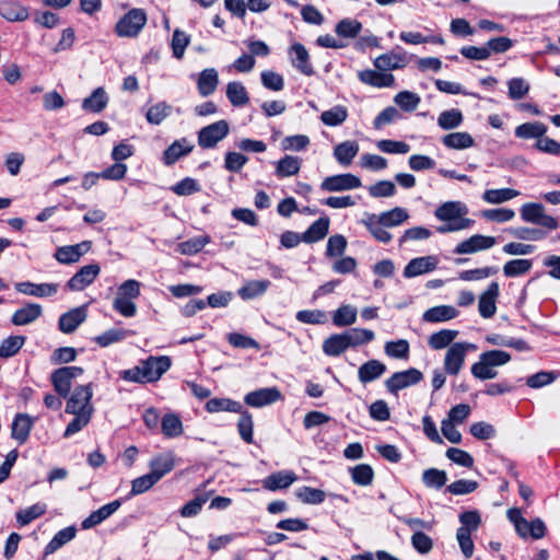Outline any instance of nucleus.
<instances>
[{
	"label": "nucleus",
	"mask_w": 560,
	"mask_h": 560,
	"mask_svg": "<svg viewBox=\"0 0 560 560\" xmlns=\"http://www.w3.org/2000/svg\"><path fill=\"white\" fill-rule=\"evenodd\" d=\"M468 207L462 201H446L434 210V217L445 222V224L436 228L440 234H446L469 229L474 224V220L466 218Z\"/></svg>",
	"instance_id": "obj_1"
},
{
	"label": "nucleus",
	"mask_w": 560,
	"mask_h": 560,
	"mask_svg": "<svg viewBox=\"0 0 560 560\" xmlns=\"http://www.w3.org/2000/svg\"><path fill=\"white\" fill-rule=\"evenodd\" d=\"M511 354L503 350H489L479 355L478 362L471 365V374L481 381L494 378L498 372L497 366H502L510 362Z\"/></svg>",
	"instance_id": "obj_2"
},
{
	"label": "nucleus",
	"mask_w": 560,
	"mask_h": 560,
	"mask_svg": "<svg viewBox=\"0 0 560 560\" xmlns=\"http://www.w3.org/2000/svg\"><path fill=\"white\" fill-rule=\"evenodd\" d=\"M147 23V14L142 9L129 10L116 23L115 33L119 37H136Z\"/></svg>",
	"instance_id": "obj_3"
},
{
	"label": "nucleus",
	"mask_w": 560,
	"mask_h": 560,
	"mask_svg": "<svg viewBox=\"0 0 560 560\" xmlns=\"http://www.w3.org/2000/svg\"><path fill=\"white\" fill-rule=\"evenodd\" d=\"M229 132L230 125L226 120L212 122L198 131V145L201 149H214L220 141L226 138Z\"/></svg>",
	"instance_id": "obj_4"
},
{
	"label": "nucleus",
	"mask_w": 560,
	"mask_h": 560,
	"mask_svg": "<svg viewBox=\"0 0 560 560\" xmlns=\"http://www.w3.org/2000/svg\"><path fill=\"white\" fill-rule=\"evenodd\" d=\"M520 214L523 221L537 224L549 230H556L559 225L556 218L545 212V207L541 203H524L520 209Z\"/></svg>",
	"instance_id": "obj_5"
},
{
	"label": "nucleus",
	"mask_w": 560,
	"mask_h": 560,
	"mask_svg": "<svg viewBox=\"0 0 560 560\" xmlns=\"http://www.w3.org/2000/svg\"><path fill=\"white\" fill-rule=\"evenodd\" d=\"M476 349L477 347L469 342H455L448 347L444 359L446 373L457 375L464 365L467 352Z\"/></svg>",
	"instance_id": "obj_6"
},
{
	"label": "nucleus",
	"mask_w": 560,
	"mask_h": 560,
	"mask_svg": "<svg viewBox=\"0 0 560 560\" xmlns=\"http://www.w3.org/2000/svg\"><path fill=\"white\" fill-rule=\"evenodd\" d=\"M83 372V369L80 366H63L55 370L50 375L54 389L60 397H68L72 381L81 376Z\"/></svg>",
	"instance_id": "obj_7"
},
{
	"label": "nucleus",
	"mask_w": 560,
	"mask_h": 560,
	"mask_svg": "<svg viewBox=\"0 0 560 560\" xmlns=\"http://www.w3.org/2000/svg\"><path fill=\"white\" fill-rule=\"evenodd\" d=\"M93 389L91 384L79 385L67 400L66 412H88L93 413L94 408L91 404Z\"/></svg>",
	"instance_id": "obj_8"
},
{
	"label": "nucleus",
	"mask_w": 560,
	"mask_h": 560,
	"mask_svg": "<svg viewBox=\"0 0 560 560\" xmlns=\"http://www.w3.org/2000/svg\"><path fill=\"white\" fill-rule=\"evenodd\" d=\"M361 186V179L351 173L328 176L320 183V189L329 192L352 190Z\"/></svg>",
	"instance_id": "obj_9"
},
{
	"label": "nucleus",
	"mask_w": 560,
	"mask_h": 560,
	"mask_svg": "<svg viewBox=\"0 0 560 560\" xmlns=\"http://www.w3.org/2000/svg\"><path fill=\"white\" fill-rule=\"evenodd\" d=\"M422 378L423 375L419 370L410 368L406 371L394 373L385 381V386L389 393L397 395L400 389L418 384Z\"/></svg>",
	"instance_id": "obj_10"
},
{
	"label": "nucleus",
	"mask_w": 560,
	"mask_h": 560,
	"mask_svg": "<svg viewBox=\"0 0 560 560\" xmlns=\"http://www.w3.org/2000/svg\"><path fill=\"white\" fill-rule=\"evenodd\" d=\"M101 272L98 264H90L81 267L67 282L70 291H82L94 282Z\"/></svg>",
	"instance_id": "obj_11"
},
{
	"label": "nucleus",
	"mask_w": 560,
	"mask_h": 560,
	"mask_svg": "<svg viewBox=\"0 0 560 560\" xmlns=\"http://www.w3.org/2000/svg\"><path fill=\"white\" fill-rule=\"evenodd\" d=\"M408 61L406 51L395 49L378 56L374 60V67L380 71L397 70L406 67Z\"/></svg>",
	"instance_id": "obj_12"
},
{
	"label": "nucleus",
	"mask_w": 560,
	"mask_h": 560,
	"mask_svg": "<svg viewBox=\"0 0 560 560\" xmlns=\"http://www.w3.org/2000/svg\"><path fill=\"white\" fill-rule=\"evenodd\" d=\"M91 242L83 241L74 245L58 247L54 257L63 265H70L80 260V258L90 250Z\"/></svg>",
	"instance_id": "obj_13"
},
{
	"label": "nucleus",
	"mask_w": 560,
	"mask_h": 560,
	"mask_svg": "<svg viewBox=\"0 0 560 560\" xmlns=\"http://www.w3.org/2000/svg\"><path fill=\"white\" fill-rule=\"evenodd\" d=\"M282 398L277 387L259 388L245 395L244 401L250 407L260 408L273 404Z\"/></svg>",
	"instance_id": "obj_14"
},
{
	"label": "nucleus",
	"mask_w": 560,
	"mask_h": 560,
	"mask_svg": "<svg viewBox=\"0 0 560 560\" xmlns=\"http://www.w3.org/2000/svg\"><path fill=\"white\" fill-rule=\"evenodd\" d=\"M147 380L149 383L159 381L162 375L168 371L172 365V360L167 355L149 357L147 360L141 361Z\"/></svg>",
	"instance_id": "obj_15"
},
{
	"label": "nucleus",
	"mask_w": 560,
	"mask_h": 560,
	"mask_svg": "<svg viewBox=\"0 0 560 560\" xmlns=\"http://www.w3.org/2000/svg\"><path fill=\"white\" fill-rule=\"evenodd\" d=\"M500 293L498 282H491L487 290L480 295L478 310L483 318H491L497 312V299Z\"/></svg>",
	"instance_id": "obj_16"
},
{
	"label": "nucleus",
	"mask_w": 560,
	"mask_h": 560,
	"mask_svg": "<svg viewBox=\"0 0 560 560\" xmlns=\"http://www.w3.org/2000/svg\"><path fill=\"white\" fill-rule=\"evenodd\" d=\"M495 244L493 236H485L481 234H475L469 238L460 242L454 249L455 254H472L479 250L489 249Z\"/></svg>",
	"instance_id": "obj_17"
},
{
	"label": "nucleus",
	"mask_w": 560,
	"mask_h": 560,
	"mask_svg": "<svg viewBox=\"0 0 560 560\" xmlns=\"http://www.w3.org/2000/svg\"><path fill=\"white\" fill-rule=\"evenodd\" d=\"M438 258L435 256H423L411 259L404 269V277L413 278L429 271H432L438 266Z\"/></svg>",
	"instance_id": "obj_18"
},
{
	"label": "nucleus",
	"mask_w": 560,
	"mask_h": 560,
	"mask_svg": "<svg viewBox=\"0 0 560 560\" xmlns=\"http://www.w3.org/2000/svg\"><path fill=\"white\" fill-rule=\"evenodd\" d=\"M59 285L56 283H33L30 281L15 283V289L25 295L37 298H46L55 295L58 292Z\"/></svg>",
	"instance_id": "obj_19"
},
{
	"label": "nucleus",
	"mask_w": 560,
	"mask_h": 560,
	"mask_svg": "<svg viewBox=\"0 0 560 560\" xmlns=\"http://www.w3.org/2000/svg\"><path fill=\"white\" fill-rule=\"evenodd\" d=\"M43 314V307L37 303H26L23 307L18 308L12 317L11 323L15 326H25L37 320Z\"/></svg>",
	"instance_id": "obj_20"
},
{
	"label": "nucleus",
	"mask_w": 560,
	"mask_h": 560,
	"mask_svg": "<svg viewBox=\"0 0 560 560\" xmlns=\"http://www.w3.org/2000/svg\"><path fill=\"white\" fill-rule=\"evenodd\" d=\"M86 311L84 307H75L62 314L58 320L59 329L65 334H72L85 320Z\"/></svg>",
	"instance_id": "obj_21"
},
{
	"label": "nucleus",
	"mask_w": 560,
	"mask_h": 560,
	"mask_svg": "<svg viewBox=\"0 0 560 560\" xmlns=\"http://www.w3.org/2000/svg\"><path fill=\"white\" fill-rule=\"evenodd\" d=\"M290 55L293 67L305 75H313L314 69L310 61V55L306 48L300 44L294 43L290 48Z\"/></svg>",
	"instance_id": "obj_22"
},
{
	"label": "nucleus",
	"mask_w": 560,
	"mask_h": 560,
	"mask_svg": "<svg viewBox=\"0 0 560 560\" xmlns=\"http://www.w3.org/2000/svg\"><path fill=\"white\" fill-rule=\"evenodd\" d=\"M121 505L120 500H115L110 503H107L96 511H93L83 522H82V528L83 529H90L92 527H95L96 525L101 524L103 521L107 520L109 516H112Z\"/></svg>",
	"instance_id": "obj_23"
},
{
	"label": "nucleus",
	"mask_w": 560,
	"mask_h": 560,
	"mask_svg": "<svg viewBox=\"0 0 560 560\" xmlns=\"http://www.w3.org/2000/svg\"><path fill=\"white\" fill-rule=\"evenodd\" d=\"M35 419L27 413H18L12 422L11 435L19 444H24L34 425Z\"/></svg>",
	"instance_id": "obj_24"
},
{
	"label": "nucleus",
	"mask_w": 560,
	"mask_h": 560,
	"mask_svg": "<svg viewBox=\"0 0 560 560\" xmlns=\"http://www.w3.org/2000/svg\"><path fill=\"white\" fill-rule=\"evenodd\" d=\"M194 145L187 139L182 138L174 141L164 152L162 161L165 165L170 166L176 163L180 158L189 154Z\"/></svg>",
	"instance_id": "obj_25"
},
{
	"label": "nucleus",
	"mask_w": 560,
	"mask_h": 560,
	"mask_svg": "<svg viewBox=\"0 0 560 560\" xmlns=\"http://www.w3.org/2000/svg\"><path fill=\"white\" fill-rule=\"evenodd\" d=\"M359 80L373 88H390L395 83V78L390 73H382L375 70L366 69L358 73Z\"/></svg>",
	"instance_id": "obj_26"
},
{
	"label": "nucleus",
	"mask_w": 560,
	"mask_h": 560,
	"mask_svg": "<svg viewBox=\"0 0 560 560\" xmlns=\"http://www.w3.org/2000/svg\"><path fill=\"white\" fill-rule=\"evenodd\" d=\"M270 285L271 282L267 279L246 281L237 290V295L244 301L254 300L264 295Z\"/></svg>",
	"instance_id": "obj_27"
},
{
	"label": "nucleus",
	"mask_w": 560,
	"mask_h": 560,
	"mask_svg": "<svg viewBox=\"0 0 560 560\" xmlns=\"http://www.w3.org/2000/svg\"><path fill=\"white\" fill-rule=\"evenodd\" d=\"M386 372V365L378 360H369L358 370V378L362 384L380 378Z\"/></svg>",
	"instance_id": "obj_28"
},
{
	"label": "nucleus",
	"mask_w": 560,
	"mask_h": 560,
	"mask_svg": "<svg viewBox=\"0 0 560 560\" xmlns=\"http://www.w3.org/2000/svg\"><path fill=\"white\" fill-rule=\"evenodd\" d=\"M459 312L452 305H438L427 310L422 315L425 323H443L456 318Z\"/></svg>",
	"instance_id": "obj_29"
},
{
	"label": "nucleus",
	"mask_w": 560,
	"mask_h": 560,
	"mask_svg": "<svg viewBox=\"0 0 560 560\" xmlns=\"http://www.w3.org/2000/svg\"><path fill=\"white\" fill-rule=\"evenodd\" d=\"M219 84L218 71L214 68H207L199 73L197 89L201 96L211 95Z\"/></svg>",
	"instance_id": "obj_30"
},
{
	"label": "nucleus",
	"mask_w": 560,
	"mask_h": 560,
	"mask_svg": "<svg viewBox=\"0 0 560 560\" xmlns=\"http://www.w3.org/2000/svg\"><path fill=\"white\" fill-rule=\"evenodd\" d=\"M0 14L10 22H22L28 19V9L18 1H5L0 4Z\"/></svg>",
	"instance_id": "obj_31"
},
{
	"label": "nucleus",
	"mask_w": 560,
	"mask_h": 560,
	"mask_svg": "<svg viewBox=\"0 0 560 560\" xmlns=\"http://www.w3.org/2000/svg\"><path fill=\"white\" fill-rule=\"evenodd\" d=\"M329 224L328 217L319 218L302 234L303 242L311 244L323 240L328 234Z\"/></svg>",
	"instance_id": "obj_32"
},
{
	"label": "nucleus",
	"mask_w": 560,
	"mask_h": 560,
	"mask_svg": "<svg viewBox=\"0 0 560 560\" xmlns=\"http://www.w3.org/2000/svg\"><path fill=\"white\" fill-rule=\"evenodd\" d=\"M298 479L293 471H278L264 479V488L270 491L290 487Z\"/></svg>",
	"instance_id": "obj_33"
},
{
	"label": "nucleus",
	"mask_w": 560,
	"mask_h": 560,
	"mask_svg": "<svg viewBox=\"0 0 560 560\" xmlns=\"http://www.w3.org/2000/svg\"><path fill=\"white\" fill-rule=\"evenodd\" d=\"M359 152V144L355 141L347 140L337 144L334 149V156L343 166H349Z\"/></svg>",
	"instance_id": "obj_34"
},
{
	"label": "nucleus",
	"mask_w": 560,
	"mask_h": 560,
	"mask_svg": "<svg viewBox=\"0 0 560 560\" xmlns=\"http://www.w3.org/2000/svg\"><path fill=\"white\" fill-rule=\"evenodd\" d=\"M151 474L161 480L166 474L173 470L175 466V459L173 454H160L151 459L150 462Z\"/></svg>",
	"instance_id": "obj_35"
},
{
	"label": "nucleus",
	"mask_w": 560,
	"mask_h": 560,
	"mask_svg": "<svg viewBox=\"0 0 560 560\" xmlns=\"http://www.w3.org/2000/svg\"><path fill=\"white\" fill-rule=\"evenodd\" d=\"M108 95L103 88L95 89L92 94L84 98L82 102V108L85 112L101 113L108 104Z\"/></svg>",
	"instance_id": "obj_36"
},
{
	"label": "nucleus",
	"mask_w": 560,
	"mask_h": 560,
	"mask_svg": "<svg viewBox=\"0 0 560 560\" xmlns=\"http://www.w3.org/2000/svg\"><path fill=\"white\" fill-rule=\"evenodd\" d=\"M75 535L77 528L74 526H68L57 532L52 539L46 545L44 550L45 556L56 552L62 546L71 541Z\"/></svg>",
	"instance_id": "obj_37"
},
{
	"label": "nucleus",
	"mask_w": 560,
	"mask_h": 560,
	"mask_svg": "<svg viewBox=\"0 0 560 560\" xmlns=\"http://www.w3.org/2000/svg\"><path fill=\"white\" fill-rule=\"evenodd\" d=\"M362 223L377 242L387 244L392 241V234L385 230L386 226L381 223L376 214H369Z\"/></svg>",
	"instance_id": "obj_38"
},
{
	"label": "nucleus",
	"mask_w": 560,
	"mask_h": 560,
	"mask_svg": "<svg viewBox=\"0 0 560 560\" xmlns=\"http://www.w3.org/2000/svg\"><path fill=\"white\" fill-rule=\"evenodd\" d=\"M226 97L235 107H242L249 102L246 88L240 81L229 82L226 85Z\"/></svg>",
	"instance_id": "obj_39"
},
{
	"label": "nucleus",
	"mask_w": 560,
	"mask_h": 560,
	"mask_svg": "<svg viewBox=\"0 0 560 560\" xmlns=\"http://www.w3.org/2000/svg\"><path fill=\"white\" fill-rule=\"evenodd\" d=\"M443 144L448 149L464 150L475 144L474 138L466 131L452 132L443 137Z\"/></svg>",
	"instance_id": "obj_40"
},
{
	"label": "nucleus",
	"mask_w": 560,
	"mask_h": 560,
	"mask_svg": "<svg viewBox=\"0 0 560 560\" xmlns=\"http://www.w3.org/2000/svg\"><path fill=\"white\" fill-rule=\"evenodd\" d=\"M547 132V126L540 121L525 122L515 128V136L521 139L539 140Z\"/></svg>",
	"instance_id": "obj_41"
},
{
	"label": "nucleus",
	"mask_w": 560,
	"mask_h": 560,
	"mask_svg": "<svg viewBox=\"0 0 560 560\" xmlns=\"http://www.w3.org/2000/svg\"><path fill=\"white\" fill-rule=\"evenodd\" d=\"M301 164L302 161L300 158L285 155L277 162L275 173L280 178L293 176L300 172Z\"/></svg>",
	"instance_id": "obj_42"
},
{
	"label": "nucleus",
	"mask_w": 560,
	"mask_h": 560,
	"mask_svg": "<svg viewBox=\"0 0 560 560\" xmlns=\"http://www.w3.org/2000/svg\"><path fill=\"white\" fill-rule=\"evenodd\" d=\"M242 404L230 398H211L206 402V410L210 413L220 411L242 412Z\"/></svg>",
	"instance_id": "obj_43"
},
{
	"label": "nucleus",
	"mask_w": 560,
	"mask_h": 560,
	"mask_svg": "<svg viewBox=\"0 0 560 560\" xmlns=\"http://www.w3.org/2000/svg\"><path fill=\"white\" fill-rule=\"evenodd\" d=\"M345 334H334L323 342V351L326 355L338 357L348 349Z\"/></svg>",
	"instance_id": "obj_44"
},
{
	"label": "nucleus",
	"mask_w": 560,
	"mask_h": 560,
	"mask_svg": "<svg viewBox=\"0 0 560 560\" xmlns=\"http://www.w3.org/2000/svg\"><path fill=\"white\" fill-rule=\"evenodd\" d=\"M349 348H354L374 340L375 335L365 328H351L343 331Z\"/></svg>",
	"instance_id": "obj_45"
},
{
	"label": "nucleus",
	"mask_w": 560,
	"mask_h": 560,
	"mask_svg": "<svg viewBox=\"0 0 560 560\" xmlns=\"http://www.w3.org/2000/svg\"><path fill=\"white\" fill-rule=\"evenodd\" d=\"M458 331L453 329H442L429 337L428 345L434 350H441L453 345Z\"/></svg>",
	"instance_id": "obj_46"
},
{
	"label": "nucleus",
	"mask_w": 560,
	"mask_h": 560,
	"mask_svg": "<svg viewBox=\"0 0 560 560\" xmlns=\"http://www.w3.org/2000/svg\"><path fill=\"white\" fill-rule=\"evenodd\" d=\"M357 322V308L345 304L337 308L332 315V323L337 327H346Z\"/></svg>",
	"instance_id": "obj_47"
},
{
	"label": "nucleus",
	"mask_w": 560,
	"mask_h": 560,
	"mask_svg": "<svg viewBox=\"0 0 560 560\" xmlns=\"http://www.w3.org/2000/svg\"><path fill=\"white\" fill-rule=\"evenodd\" d=\"M376 218L380 219L381 223L385 226L392 228L398 226L407 221L409 219V213L406 209L396 207L389 211L382 212L376 215Z\"/></svg>",
	"instance_id": "obj_48"
},
{
	"label": "nucleus",
	"mask_w": 560,
	"mask_h": 560,
	"mask_svg": "<svg viewBox=\"0 0 560 560\" xmlns=\"http://www.w3.org/2000/svg\"><path fill=\"white\" fill-rule=\"evenodd\" d=\"M348 118V110L345 106L336 105L332 108L325 110L320 115V120L324 125L336 127L343 124Z\"/></svg>",
	"instance_id": "obj_49"
},
{
	"label": "nucleus",
	"mask_w": 560,
	"mask_h": 560,
	"mask_svg": "<svg viewBox=\"0 0 560 560\" xmlns=\"http://www.w3.org/2000/svg\"><path fill=\"white\" fill-rule=\"evenodd\" d=\"M518 195L520 191L512 188L487 189L482 195V199L488 203L498 205L509 201Z\"/></svg>",
	"instance_id": "obj_50"
},
{
	"label": "nucleus",
	"mask_w": 560,
	"mask_h": 560,
	"mask_svg": "<svg viewBox=\"0 0 560 560\" xmlns=\"http://www.w3.org/2000/svg\"><path fill=\"white\" fill-rule=\"evenodd\" d=\"M352 481L362 487L370 486L374 479V470L368 464H360L350 468Z\"/></svg>",
	"instance_id": "obj_51"
},
{
	"label": "nucleus",
	"mask_w": 560,
	"mask_h": 560,
	"mask_svg": "<svg viewBox=\"0 0 560 560\" xmlns=\"http://www.w3.org/2000/svg\"><path fill=\"white\" fill-rule=\"evenodd\" d=\"M161 428L166 438H176L183 433V423L175 413H166L161 420Z\"/></svg>",
	"instance_id": "obj_52"
},
{
	"label": "nucleus",
	"mask_w": 560,
	"mask_h": 560,
	"mask_svg": "<svg viewBox=\"0 0 560 560\" xmlns=\"http://www.w3.org/2000/svg\"><path fill=\"white\" fill-rule=\"evenodd\" d=\"M24 336H10L0 343V358L8 359L15 355L25 343Z\"/></svg>",
	"instance_id": "obj_53"
},
{
	"label": "nucleus",
	"mask_w": 560,
	"mask_h": 560,
	"mask_svg": "<svg viewBox=\"0 0 560 560\" xmlns=\"http://www.w3.org/2000/svg\"><path fill=\"white\" fill-rule=\"evenodd\" d=\"M132 334H133L132 331H129V330H126V329L112 328V329H108V330L104 331L100 336L95 337V341L101 347H108L112 343H116V342L122 341L129 335H132Z\"/></svg>",
	"instance_id": "obj_54"
},
{
	"label": "nucleus",
	"mask_w": 560,
	"mask_h": 560,
	"mask_svg": "<svg viewBox=\"0 0 560 560\" xmlns=\"http://www.w3.org/2000/svg\"><path fill=\"white\" fill-rule=\"evenodd\" d=\"M463 122V114L459 109L444 110L439 115L438 125L443 130L457 128Z\"/></svg>",
	"instance_id": "obj_55"
},
{
	"label": "nucleus",
	"mask_w": 560,
	"mask_h": 560,
	"mask_svg": "<svg viewBox=\"0 0 560 560\" xmlns=\"http://www.w3.org/2000/svg\"><path fill=\"white\" fill-rule=\"evenodd\" d=\"M362 30V23L354 19L341 20L335 28L337 35L346 38H354Z\"/></svg>",
	"instance_id": "obj_56"
},
{
	"label": "nucleus",
	"mask_w": 560,
	"mask_h": 560,
	"mask_svg": "<svg viewBox=\"0 0 560 560\" xmlns=\"http://www.w3.org/2000/svg\"><path fill=\"white\" fill-rule=\"evenodd\" d=\"M171 110V105L165 102H160L148 109L145 118L151 125H160L167 116H170Z\"/></svg>",
	"instance_id": "obj_57"
},
{
	"label": "nucleus",
	"mask_w": 560,
	"mask_h": 560,
	"mask_svg": "<svg viewBox=\"0 0 560 560\" xmlns=\"http://www.w3.org/2000/svg\"><path fill=\"white\" fill-rule=\"evenodd\" d=\"M532 266L530 259H513L503 266V272L506 277H518L527 273Z\"/></svg>",
	"instance_id": "obj_58"
},
{
	"label": "nucleus",
	"mask_w": 560,
	"mask_h": 560,
	"mask_svg": "<svg viewBox=\"0 0 560 560\" xmlns=\"http://www.w3.org/2000/svg\"><path fill=\"white\" fill-rule=\"evenodd\" d=\"M46 512V505L43 503H36L27 509L20 510L16 513V521L21 526H25L42 516Z\"/></svg>",
	"instance_id": "obj_59"
},
{
	"label": "nucleus",
	"mask_w": 560,
	"mask_h": 560,
	"mask_svg": "<svg viewBox=\"0 0 560 560\" xmlns=\"http://www.w3.org/2000/svg\"><path fill=\"white\" fill-rule=\"evenodd\" d=\"M394 102L405 112H413L421 102L417 93L401 91L394 97Z\"/></svg>",
	"instance_id": "obj_60"
},
{
	"label": "nucleus",
	"mask_w": 560,
	"mask_h": 560,
	"mask_svg": "<svg viewBox=\"0 0 560 560\" xmlns=\"http://www.w3.org/2000/svg\"><path fill=\"white\" fill-rule=\"evenodd\" d=\"M422 481L429 488H442L447 481V475L444 470L429 468L422 472Z\"/></svg>",
	"instance_id": "obj_61"
},
{
	"label": "nucleus",
	"mask_w": 560,
	"mask_h": 560,
	"mask_svg": "<svg viewBox=\"0 0 560 560\" xmlns=\"http://www.w3.org/2000/svg\"><path fill=\"white\" fill-rule=\"evenodd\" d=\"M210 242L209 236H197L182 242L178 245V250L183 255H195L203 249Z\"/></svg>",
	"instance_id": "obj_62"
},
{
	"label": "nucleus",
	"mask_w": 560,
	"mask_h": 560,
	"mask_svg": "<svg viewBox=\"0 0 560 560\" xmlns=\"http://www.w3.org/2000/svg\"><path fill=\"white\" fill-rule=\"evenodd\" d=\"M295 495L306 504H320L325 500V492L323 490L306 486L298 489Z\"/></svg>",
	"instance_id": "obj_63"
},
{
	"label": "nucleus",
	"mask_w": 560,
	"mask_h": 560,
	"mask_svg": "<svg viewBox=\"0 0 560 560\" xmlns=\"http://www.w3.org/2000/svg\"><path fill=\"white\" fill-rule=\"evenodd\" d=\"M385 353L394 359H407L409 355V342L405 339L387 341L384 347Z\"/></svg>",
	"instance_id": "obj_64"
}]
</instances>
